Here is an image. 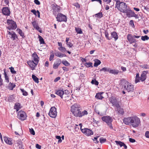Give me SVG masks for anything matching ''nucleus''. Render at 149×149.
Listing matches in <instances>:
<instances>
[{
	"label": "nucleus",
	"mask_w": 149,
	"mask_h": 149,
	"mask_svg": "<svg viewBox=\"0 0 149 149\" xmlns=\"http://www.w3.org/2000/svg\"><path fill=\"white\" fill-rule=\"evenodd\" d=\"M49 116L52 118H55L57 116L56 109L54 107H52L49 113Z\"/></svg>",
	"instance_id": "nucleus-8"
},
{
	"label": "nucleus",
	"mask_w": 149,
	"mask_h": 149,
	"mask_svg": "<svg viewBox=\"0 0 149 149\" xmlns=\"http://www.w3.org/2000/svg\"><path fill=\"white\" fill-rule=\"evenodd\" d=\"M82 132L87 136H89L93 134V132L91 130L87 128L81 129Z\"/></svg>",
	"instance_id": "nucleus-12"
},
{
	"label": "nucleus",
	"mask_w": 149,
	"mask_h": 149,
	"mask_svg": "<svg viewBox=\"0 0 149 149\" xmlns=\"http://www.w3.org/2000/svg\"><path fill=\"white\" fill-rule=\"evenodd\" d=\"M134 86L130 83L125 90H127L128 92L130 91L132 92L134 91Z\"/></svg>",
	"instance_id": "nucleus-20"
},
{
	"label": "nucleus",
	"mask_w": 149,
	"mask_h": 149,
	"mask_svg": "<svg viewBox=\"0 0 149 149\" xmlns=\"http://www.w3.org/2000/svg\"><path fill=\"white\" fill-rule=\"evenodd\" d=\"M58 22H65L67 21V17L61 13H58L56 17Z\"/></svg>",
	"instance_id": "nucleus-7"
},
{
	"label": "nucleus",
	"mask_w": 149,
	"mask_h": 149,
	"mask_svg": "<svg viewBox=\"0 0 149 149\" xmlns=\"http://www.w3.org/2000/svg\"><path fill=\"white\" fill-rule=\"evenodd\" d=\"M117 108V110L118 111L119 113L123 115L124 113L123 110L121 109L119 105V107H116Z\"/></svg>",
	"instance_id": "nucleus-29"
},
{
	"label": "nucleus",
	"mask_w": 149,
	"mask_h": 149,
	"mask_svg": "<svg viewBox=\"0 0 149 149\" xmlns=\"http://www.w3.org/2000/svg\"><path fill=\"white\" fill-rule=\"evenodd\" d=\"M95 62L94 64V66L95 67H97L101 63L100 61L98 59H95Z\"/></svg>",
	"instance_id": "nucleus-28"
},
{
	"label": "nucleus",
	"mask_w": 149,
	"mask_h": 149,
	"mask_svg": "<svg viewBox=\"0 0 149 149\" xmlns=\"http://www.w3.org/2000/svg\"><path fill=\"white\" fill-rule=\"evenodd\" d=\"M104 33L106 38L108 40H110L111 39V37L109 36V33L108 32L106 31H105Z\"/></svg>",
	"instance_id": "nucleus-41"
},
{
	"label": "nucleus",
	"mask_w": 149,
	"mask_h": 149,
	"mask_svg": "<svg viewBox=\"0 0 149 149\" xmlns=\"http://www.w3.org/2000/svg\"><path fill=\"white\" fill-rule=\"evenodd\" d=\"M4 75L5 76V80L6 81L7 83H8L9 82V77H8V76L6 73L5 69H4Z\"/></svg>",
	"instance_id": "nucleus-33"
},
{
	"label": "nucleus",
	"mask_w": 149,
	"mask_h": 149,
	"mask_svg": "<svg viewBox=\"0 0 149 149\" xmlns=\"http://www.w3.org/2000/svg\"><path fill=\"white\" fill-rule=\"evenodd\" d=\"M92 65L93 63L91 62H86L84 64V65L87 68H89L90 67H93V66Z\"/></svg>",
	"instance_id": "nucleus-34"
},
{
	"label": "nucleus",
	"mask_w": 149,
	"mask_h": 149,
	"mask_svg": "<svg viewBox=\"0 0 149 149\" xmlns=\"http://www.w3.org/2000/svg\"><path fill=\"white\" fill-rule=\"evenodd\" d=\"M140 123V119L137 116L132 117L130 124L134 127H138Z\"/></svg>",
	"instance_id": "nucleus-3"
},
{
	"label": "nucleus",
	"mask_w": 149,
	"mask_h": 149,
	"mask_svg": "<svg viewBox=\"0 0 149 149\" xmlns=\"http://www.w3.org/2000/svg\"><path fill=\"white\" fill-rule=\"evenodd\" d=\"M7 23L8 25L7 28L9 30L15 29L17 27L16 23L12 19L7 20Z\"/></svg>",
	"instance_id": "nucleus-4"
},
{
	"label": "nucleus",
	"mask_w": 149,
	"mask_h": 149,
	"mask_svg": "<svg viewBox=\"0 0 149 149\" xmlns=\"http://www.w3.org/2000/svg\"><path fill=\"white\" fill-rule=\"evenodd\" d=\"M17 31L19 33L20 36L22 37L23 38H24L25 37V36H24V33L20 29H17Z\"/></svg>",
	"instance_id": "nucleus-30"
},
{
	"label": "nucleus",
	"mask_w": 149,
	"mask_h": 149,
	"mask_svg": "<svg viewBox=\"0 0 149 149\" xmlns=\"http://www.w3.org/2000/svg\"><path fill=\"white\" fill-rule=\"evenodd\" d=\"M146 74L147 72H146L144 71L141 74L140 78V80H141L142 81H143L146 79Z\"/></svg>",
	"instance_id": "nucleus-19"
},
{
	"label": "nucleus",
	"mask_w": 149,
	"mask_h": 149,
	"mask_svg": "<svg viewBox=\"0 0 149 149\" xmlns=\"http://www.w3.org/2000/svg\"><path fill=\"white\" fill-rule=\"evenodd\" d=\"M62 69L65 71H67L69 70V69L65 67H62Z\"/></svg>",
	"instance_id": "nucleus-62"
},
{
	"label": "nucleus",
	"mask_w": 149,
	"mask_h": 149,
	"mask_svg": "<svg viewBox=\"0 0 149 149\" xmlns=\"http://www.w3.org/2000/svg\"><path fill=\"white\" fill-rule=\"evenodd\" d=\"M119 72V71L118 70H111L110 69L109 73L114 75H116L118 74Z\"/></svg>",
	"instance_id": "nucleus-27"
},
{
	"label": "nucleus",
	"mask_w": 149,
	"mask_h": 149,
	"mask_svg": "<svg viewBox=\"0 0 149 149\" xmlns=\"http://www.w3.org/2000/svg\"><path fill=\"white\" fill-rule=\"evenodd\" d=\"M27 63L30 67L31 68L32 70H34L36 66L38 63L36 62H34L33 60H29L27 61Z\"/></svg>",
	"instance_id": "nucleus-10"
},
{
	"label": "nucleus",
	"mask_w": 149,
	"mask_h": 149,
	"mask_svg": "<svg viewBox=\"0 0 149 149\" xmlns=\"http://www.w3.org/2000/svg\"><path fill=\"white\" fill-rule=\"evenodd\" d=\"M75 30L77 33L80 34L82 33V31L81 29L80 28L75 27Z\"/></svg>",
	"instance_id": "nucleus-38"
},
{
	"label": "nucleus",
	"mask_w": 149,
	"mask_h": 149,
	"mask_svg": "<svg viewBox=\"0 0 149 149\" xmlns=\"http://www.w3.org/2000/svg\"><path fill=\"white\" fill-rule=\"evenodd\" d=\"M111 0H103L104 2L106 4H109L111 2Z\"/></svg>",
	"instance_id": "nucleus-55"
},
{
	"label": "nucleus",
	"mask_w": 149,
	"mask_h": 149,
	"mask_svg": "<svg viewBox=\"0 0 149 149\" xmlns=\"http://www.w3.org/2000/svg\"><path fill=\"white\" fill-rule=\"evenodd\" d=\"M102 119L107 124L111 129H113V127L111 124L113 120L111 117L109 116H104L102 118Z\"/></svg>",
	"instance_id": "nucleus-5"
},
{
	"label": "nucleus",
	"mask_w": 149,
	"mask_h": 149,
	"mask_svg": "<svg viewBox=\"0 0 149 149\" xmlns=\"http://www.w3.org/2000/svg\"><path fill=\"white\" fill-rule=\"evenodd\" d=\"M2 11L4 15L9 16L10 14V9L8 7H6L3 8Z\"/></svg>",
	"instance_id": "nucleus-14"
},
{
	"label": "nucleus",
	"mask_w": 149,
	"mask_h": 149,
	"mask_svg": "<svg viewBox=\"0 0 149 149\" xmlns=\"http://www.w3.org/2000/svg\"><path fill=\"white\" fill-rule=\"evenodd\" d=\"M109 101L113 105H115L116 107H119V104L118 102L117 99L115 97H111L109 98Z\"/></svg>",
	"instance_id": "nucleus-9"
},
{
	"label": "nucleus",
	"mask_w": 149,
	"mask_h": 149,
	"mask_svg": "<svg viewBox=\"0 0 149 149\" xmlns=\"http://www.w3.org/2000/svg\"><path fill=\"white\" fill-rule=\"evenodd\" d=\"M16 86L15 84H13V83H11L10 82L8 86L7 87V88L9 89L12 90L13 88Z\"/></svg>",
	"instance_id": "nucleus-25"
},
{
	"label": "nucleus",
	"mask_w": 149,
	"mask_h": 149,
	"mask_svg": "<svg viewBox=\"0 0 149 149\" xmlns=\"http://www.w3.org/2000/svg\"><path fill=\"white\" fill-rule=\"evenodd\" d=\"M61 62L66 66H68L70 65V63L66 60L63 61Z\"/></svg>",
	"instance_id": "nucleus-40"
},
{
	"label": "nucleus",
	"mask_w": 149,
	"mask_h": 149,
	"mask_svg": "<svg viewBox=\"0 0 149 149\" xmlns=\"http://www.w3.org/2000/svg\"><path fill=\"white\" fill-rule=\"evenodd\" d=\"M145 136L147 138H149V132L146 131L145 133Z\"/></svg>",
	"instance_id": "nucleus-59"
},
{
	"label": "nucleus",
	"mask_w": 149,
	"mask_h": 149,
	"mask_svg": "<svg viewBox=\"0 0 149 149\" xmlns=\"http://www.w3.org/2000/svg\"><path fill=\"white\" fill-rule=\"evenodd\" d=\"M60 77H58L56 78L54 80V81L55 82H56L60 79Z\"/></svg>",
	"instance_id": "nucleus-60"
},
{
	"label": "nucleus",
	"mask_w": 149,
	"mask_h": 149,
	"mask_svg": "<svg viewBox=\"0 0 149 149\" xmlns=\"http://www.w3.org/2000/svg\"><path fill=\"white\" fill-rule=\"evenodd\" d=\"M115 142L117 145L120 146V147L123 146L124 143L121 141H118L117 140H116Z\"/></svg>",
	"instance_id": "nucleus-37"
},
{
	"label": "nucleus",
	"mask_w": 149,
	"mask_h": 149,
	"mask_svg": "<svg viewBox=\"0 0 149 149\" xmlns=\"http://www.w3.org/2000/svg\"><path fill=\"white\" fill-rule=\"evenodd\" d=\"M54 57V54L53 53H52V54H51L50 55V57L49 58V61H52Z\"/></svg>",
	"instance_id": "nucleus-56"
},
{
	"label": "nucleus",
	"mask_w": 149,
	"mask_h": 149,
	"mask_svg": "<svg viewBox=\"0 0 149 149\" xmlns=\"http://www.w3.org/2000/svg\"><path fill=\"white\" fill-rule=\"evenodd\" d=\"M11 38L13 40H15L16 39V38L18 39V37L15 33L13 31V33L11 35Z\"/></svg>",
	"instance_id": "nucleus-35"
},
{
	"label": "nucleus",
	"mask_w": 149,
	"mask_h": 149,
	"mask_svg": "<svg viewBox=\"0 0 149 149\" xmlns=\"http://www.w3.org/2000/svg\"><path fill=\"white\" fill-rule=\"evenodd\" d=\"M124 13L126 14L127 15L128 17H133V15L134 14V13L132 10L128 8Z\"/></svg>",
	"instance_id": "nucleus-16"
},
{
	"label": "nucleus",
	"mask_w": 149,
	"mask_h": 149,
	"mask_svg": "<svg viewBox=\"0 0 149 149\" xmlns=\"http://www.w3.org/2000/svg\"><path fill=\"white\" fill-rule=\"evenodd\" d=\"M34 2L37 5H39L40 4V2L38 0H34Z\"/></svg>",
	"instance_id": "nucleus-58"
},
{
	"label": "nucleus",
	"mask_w": 149,
	"mask_h": 149,
	"mask_svg": "<svg viewBox=\"0 0 149 149\" xmlns=\"http://www.w3.org/2000/svg\"><path fill=\"white\" fill-rule=\"evenodd\" d=\"M21 104L19 103L16 102L15 105L14 109H15L17 111L19 110L21 108Z\"/></svg>",
	"instance_id": "nucleus-23"
},
{
	"label": "nucleus",
	"mask_w": 149,
	"mask_h": 149,
	"mask_svg": "<svg viewBox=\"0 0 149 149\" xmlns=\"http://www.w3.org/2000/svg\"><path fill=\"white\" fill-rule=\"evenodd\" d=\"M67 45L70 47H72L73 46V44L71 43L70 42H68L67 43H66Z\"/></svg>",
	"instance_id": "nucleus-54"
},
{
	"label": "nucleus",
	"mask_w": 149,
	"mask_h": 149,
	"mask_svg": "<svg viewBox=\"0 0 149 149\" xmlns=\"http://www.w3.org/2000/svg\"><path fill=\"white\" fill-rule=\"evenodd\" d=\"M130 83L127 81L122 79L120 80V84L122 86V88L125 89Z\"/></svg>",
	"instance_id": "nucleus-11"
},
{
	"label": "nucleus",
	"mask_w": 149,
	"mask_h": 149,
	"mask_svg": "<svg viewBox=\"0 0 149 149\" xmlns=\"http://www.w3.org/2000/svg\"><path fill=\"white\" fill-rule=\"evenodd\" d=\"M22 93V94L23 95L27 96L28 95V93L24 91V89L22 88L20 89Z\"/></svg>",
	"instance_id": "nucleus-46"
},
{
	"label": "nucleus",
	"mask_w": 149,
	"mask_h": 149,
	"mask_svg": "<svg viewBox=\"0 0 149 149\" xmlns=\"http://www.w3.org/2000/svg\"><path fill=\"white\" fill-rule=\"evenodd\" d=\"M18 118L22 120H24L26 119L27 115L26 112L22 111H20L17 113Z\"/></svg>",
	"instance_id": "nucleus-6"
},
{
	"label": "nucleus",
	"mask_w": 149,
	"mask_h": 149,
	"mask_svg": "<svg viewBox=\"0 0 149 149\" xmlns=\"http://www.w3.org/2000/svg\"><path fill=\"white\" fill-rule=\"evenodd\" d=\"M29 131L30 132L31 134L33 135H34L35 134V132L33 129L31 128V129H29Z\"/></svg>",
	"instance_id": "nucleus-53"
},
{
	"label": "nucleus",
	"mask_w": 149,
	"mask_h": 149,
	"mask_svg": "<svg viewBox=\"0 0 149 149\" xmlns=\"http://www.w3.org/2000/svg\"><path fill=\"white\" fill-rule=\"evenodd\" d=\"M115 8H117L121 12L123 13L126 12V11L128 8H127L126 4L123 2L119 3L117 2L116 4Z\"/></svg>",
	"instance_id": "nucleus-1"
},
{
	"label": "nucleus",
	"mask_w": 149,
	"mask_h": 149,
	"mask_svg": "<svg viewBox=\"0 0 149 149\" xmlns=\"http://www.w3.org/2000/svg\"><path fill=\"white\" fill-rule=\"evenodd\" d=\"M71 110L74 116L77 117H79L80 116V113L81 111L79 108L77 107V104H74L71 107Z\"/></svg>",
	"instance_id": "nucleus-2"
},
{
	"label": "nucleus",
	"mask_w": 149,
	"mask_h": 149,
	"mask_svg": "<svg viewBox=\"0 0 149 149\" xmlns=\"http://www.w3.org/2000/svg\"><path fill=\"white\" fill-rule=\"evenodd\" d=\"M91 83L92 84H95L96 85H98L99 84V82L95 79H92L91 81Z\"/></svg>",
	"instance_id": "nucleus-44"
},
{
	"label": "nucleus",
	"mask_w": 149,
	"mask_h": 149,
	"mask_svg": "<svg viewBox=\"0 0 149 149\" xmlns=\"http://www.w3.org/2000/svg\"><path fill=\"white\" fill-rule=\"evenodd\" d=\"M36 148L38 149H41V146L39 145L38 144H36Z\"/></svg>",
	"instance_id": "nucleus-57"
},
{
	"label": "nucleus",
	"mask_w": 149,
	"mask_h": 149,
	"mask_svg": "<svg viewBox=\"0 0 149 149\" xmlns=\"http://www.w3.org/2000/svg\"><path fill=\"white\" fill-rule=\"evenodd\" d=\"M54 54L56 56L59 57L60 58L62 57V56L61 55V54L58 51L56 52H54Z\"/></svg>",
	"instance_id": "nucleus-48"
},
{
	"label": "nucleus",
	"mask_w": 149,
	"mask_h": 149,
	"mask_svg": "<svg viewBox=\"0 0 149 149\" xmlns=\"http://www.w3.org/2000/svg\"><path fill=\"white\" fill-rule=\"evenodd\" d=\"M14 99V95H11L8 98V101L9 102H11Z\"/></svg>",
	"instance_id": "nucleus-50"
},
{
	"label": "nucleus",
	"mask_w": 149,
	"mask_h": 149,
	"mask_svg": "<svg viewBox=\"0 0 149 149\" xmlns=\"http://www.w3.org/2000/svg\"><path fill=\"white\" fill-rule=\"evenodd\" d=\"M9 69H10V72L12 73L15 74H16V72L14 70L13 67H11L10 68H9Z\"/></svg>",
	"instance_id": "nucleus-49"
},
{
	"label": "nucleus",
	"mask_w": 149,
	"mask_h": 149,
	"mask_svg": "<svg viewBox=\"0 0 149 149\" xmlns=\"http://www.w3.org/2000/svg\"><path fill=\"white\" fill-rule=\"evenodd\" d=\"M31 23L34 28H35L38 26L36 21L32 22Z\"/></svg>",
	"instance_id": "nucleus-51"
},
{
	"label": "nucleus",
	"mask_w": 149,
	"mask_h": 149,
	"mask_svg": "<svg viewBox=\"0 0 149 149\" xmlns=\"http://www.w3.org/2000/svg\"><path fill=\"white\" fill-rule=\"evenodd\" d=\"M88 114V112L86 110H84L82 112H80V114L81 115L80 116H79V117H81L83 116H84L85 115H86Z\"/></svg>",
	"instance_id": "nucleus-43"
},
{
	"label": "nucleus",
	"mask_w": 149,
	"mask_h": 149,
	"mask_svg": "<svg viewBox=\"0 0 149 149\" xmlns=\"http://www.w3.org/2000/svg\"><path fill=\"white\" fill-rule=\"evenodd\" d=\"M32 59L35 62L38 63L39 60L38 57L36 52H34L32 55Z\"/></svg>",
	"instance_id": "nucleus-18"
},
{
	"label": "nucleus",
	"mask_w": 149,
	"mask_h": 149,
	"mask_svg": "<svg viewBox=\"0 0 149 149\" xmlns=\"http://www.w3.org/2000/svg\"><path fill=\"white\" fill-rule=\"evenodd\" d=\"M149 39V37L147 35L144 36H142L141 37V39L143 41H145L148 40Z\"/></svg>",
	"instance_id": "nucleus-42"
},
{
	"label": "nucleus",
	"mask_w": 149,
	"mask_h": 149,
	"mask_svg": "<svg viewBox=\"0 0 149 149\" xmlns=\"http://www.w3.org/2000/svg\"><path fill=\"white\" fill-rule=\"evenodd\" d=\"M52 9L53 10L54 12H58L60 10V6L56 4H53L52 5Z\"/></svg>",
	"instance_id": "nucleus-15"
},
{
	"label": "nucleus",
	"mask_w": 149,
	"mask_h": 149,
	"mask_svg": "<svg viewBox=\"0 0 149 149\" xmlns=\"http://www.w3.org/2000/svg\"><path fill=\"white\" fill-rule=\"evenodd\" d=\"M68 95L66 94H65V93H64V94L63 95V97H64V100L68 101L69 100V97L68 96Z\"/></svg>",
	"instance_id": "nucleus-45"
},
{
	"label": "nucleus",
	"mask_w": 149,
	"mask_h": 149,
	"mask_svg": "<svg viewBox=\"0 0 149 149\" xmlns=\"http://www.w3.org/2000/svg\"><path fill=\"white\" fill-rule=\"evenodd\" d=\"M110 68H107L106 67H104L102 68V69H100V71H104L105 72L106 71H107L109 72V71Z\"/></svg>",
	"instance_id": "nucleus-36"
},
{
	"label": "nucleus",
	"mask_w": 149,
	"mask_h": 149,
	"mask_svg": "<svg viewBox=\"0 0 149 149\" xmlns=\"http://www.w3.org/2000/svg\"><path fill=\"white\" fill-rule=\"evenodd\" d=\"M6 143L8 145H11L13 143L12 142V140H4Z\"/></svg>",
	"instance_id": "nucleus-52"
},
{
	"label": "nucleus",
	"mask_w": 149,
	"mask_h": 149,
	"mask_svg": "<svg viewBox=\"0 0 149 149\" xmlns=\"http://www.w3.org/2000/svg\"><path fill=\"white\" fill-rule=\"evenodd\" d=\"M131 118L132 117H130L127 118H124L123 120V122L126 125H129L131 123Z\"/></svg>",
	"instance_id": "nucleus-22"
},
{
	"label": "nucleus",
	"mask_w": 149,
	"mask_h": 149,
	"mask_svg": "<svg viewBox=\"0 0 149 149\" xmlns=\"http://www.w3.org/2000/svg\"><path fill=\"white\" fill-rule=\"evenodd\" d=\"M103 93H96V95L95 96V97L96 99L102 100V98H104V97L102 96V94Z\"/></svg>",
	"instance_id": "nucleus-24"
},
{
	"label": "nucleus",
	"mask_w": 149,
	"mask_h": 149,
	"mask_svg": "<svg viewBox=\"0 0 149 149\" xmlns=\"http://www.w3.org/2000/svg\"><path fill=\"white\" fill-rule=\"evenodd\" d=\"M95 16L97 17L101 18L103 17V15L102 12H100L95 15Z\"/></svg>",
	"instance_id": "nucleus-39"
},
{
	"label": "nucleus",
	"mask_w": 149,
	"mask_h": 149,
	"mask_svg": "<svg viewBox=\"0 0 149 149\" xmlns=\"http://www.w3.org/2000/svg\"><path fill=\"white\" fill-rule=\"evenodd\" d=\"M17 143L19 144V145H22V143L21 141V140H19V141H17Z\"/></svg>",
	"instance_id": "nucleus-61"
},
{
	"label": "nucleus",
	"mask_w": 149,
	"mask_h": 149,
	"mask_svg": "<svg viewBox=\"0 0 149 149\" xmlns=\"http://www.w3.org/2000/svg\"><path fill=\"white\" fill-rule=\"evenodd\" d=\"M127 39L130 44L136 43V40L134 39L133 35L131 34H129L127 35Z\"/></svg>",
	"instance_id": "nucleus-13"
},
{
	"label": "nucleus",
	"mask_w": 149,
	"mask_h": 149,
	"mask_svg": "<svg viewBox=\"0 0 149 149\" xmlns=\"http://www.w3.org/2000/svg\"><path fill=\"white\" fill-rule=\"evenodd\" d=\"M55 94L59 96L61 98L63 99L64 92L62 90L58 89L55 91Z\"/></svg>",
	"instance_id": "nucleus-17"
},
{
	"label": "nucleus",
	"mask_w": 149,
	"mask_h": 149,
	"mask_svg": "<svg viewBox=\"0 0 149 149\" xmlns=\"http://www.w3.org/2000/svg\"><path fill=\"white\" fill-rule=\"evenodd\" d=\"M61 63V60L60 59L57 60V62L55 63L53 65V68L54 69H57L58 68V66Z\"/></svg>",
	"instance_id": "nucleus-21"
},
{
	"label": "nucleus",
	"mask_w": 149,
	"mask_h": 149,
	"mask_svg": "<svg viewBox=\"0 0 149 149\" xmlns=\"http://www.w3.org/2000/svg\"><path fill=\"white\" fill-rule=\"evenodd\" d=\"M58 49L59 50L63 52H65V51H66V48L65 47L62 46L58 48Z\"/></svg>",
	"instance_id": "nucleus-47"
},
{
	"label": "nucleus",
	"mask_w": 149,
	"mask_h": 149,
	"mask_svg": "<svg viewBox=\"0 0 149 149\" xmlns=\"http://www.w3.org/2000/svg\"><path fill=\"white\" fill-rule=\"evenodd\" d=\"M38 38H39V41L40 44H45L44 40L43 38L40 36L38 35Z\"/></svg>",
	"instance_id": "nucleus-32"
},
{
	"label": "nucleus",
	"mask_w": 149,
	"mask_h": 149,
	"mask_svg": "<svg viewBox=\"0 0 149 149\" xmlns=\"http://www.w3.org/2000/svg\"><path fill=\"white\" fill-rule=\"evenodd\" d=\"M111 38H114L115 40H116L118 38L117 33L115 31H113L111 33Z\"/></svg>",
	"instance_id": "nucleus-26"
},
{
	"label": "nucleus",
	"mask_w": 149,
	"mask_h": 149,
	"mask_svg": "<svg viewBox=\"0 0 149 149\" xmlns=\"http://www.w3.org/2000/svg\"><path fill=\"white\" fill-rule=\"evenodd\" d=\"M32 78L35 82L37 83L39 82L38 78L34 74H32Z\"/></svg>",
	"instance_id": "nucleus-31"
},
{
	"label": "nucleus",
	"mask_w": 149,
	"mask_h": 149,
	"mask_svg": "<svg viewBox=\"0 0 149 149\" xmlns=\"http://www.w3.org/2000/svg\"><path fill=\"white\" fill-rule=\"evenodd\" d=\"M130 25H131V26H134V22L133 20H131L130 21Z\"/></svg>",
	"instance_id": "nucleus-64"
},
{
	"label": "nucleus",
	"mask_w": 149,
	"mask_h": 149,
	"mask_svg": "<svg viewBox=\"0 0 149 149\" xmlns=\"http://www.w3.org/2000/svg\"><path fill=\"white\" fill-rule=\"evenodd\" d=\"M63 91L64 92V93H65V94H66L67 95H68L69 93V91L67 90H65Z\"/></svg>",
	"instance_id": "nucleus-63"
}]
</instances>
